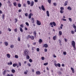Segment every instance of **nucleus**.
<instances>
[{
	"mask_svg": "<svg viewBox=\"0 0 76 76\" xmlns=\"http://www.w3.org/2000/svg\"><path fill=\"white\" fill-rule=\"evenodd\" d=\"M24 54L25 56H28L29 54V51L27 49H25L24 51Z\"/></svg>",
	"mask_w": 76,
	"mask_h": 76,
	"instance_id": "nucleus-1",
	"label": "nucleus"
},
{
	"mask_svg": "<svg viewBox=\"0 0 76 76\" xmlns=\"http://www.w3.org/2000/svg\"><path fill=\"white\" fill-rule=\"evenodd\" d=\"M28 37L29 38H31V39L32 40H34V39L35 38V37H34V36L32 35L31 36L29 35H28Z\"/></svg>",
	"mask_w": 76,
	"mask_h": 76,
	"instance_id": "nucleus-2",
	"label": "nucleus"
},
{
	"mask_svg": "<svg viewBox=\"0 0 76 76\" xmlns=\"http://www.w3.org/2000/svg\"><path fill=\"white\" fill-rule=\"evenodd\" d=\"M71 44L72 45V47L75 48V42L74 41H72Z\"/></svg>",
	"mask_w": 76,
	"mask_h": 76,
	"instance_id": "nucleus-3",
	"label": "nucleus"
},
{
	"mask_svg": "<svg viewBox=\"0 0 76 76\" xmlns=\"http://www.w3.org/2000/svg\"><path fill=\"white\" fill-rule=\"evenodd\" d=\"M37 25L39 26L41 25V22H40V21L38 20H37Z\"/></svg>",
	"mask_w": 76,
	"mask_h": 76,
	"instance_id": "nucleus-4",
	"label": "nucleus"
},
{
	"mask_svg": "<svg viewBox=\"0 0 76 76\" xmlns=\"http://www.w3.org/2000/svg\"><path fill=\"white\" fill-rule=\"evenodd\" d=\"M31 16H33V14L32 13H30L29 15H28L29 19H31Z\"/></svg>",
	"mask_w": 76,
	"mask_h": 76,
	"instance_id": "nucleus-5",
	"label": "nucleus"
},
{
	"mask_svg": "<svg viewBox=\"0 0 76 76\" xmlns=\"http://www.w3.org/2000/svg\"><path fill=\"white\" fill-rule=\"evenodd\" d=\"M41 8L42 10H43V11H45V8H44L43 5H42L41 7Z\"/></svg>",
	"mask_w": 76,
	"mask_h": 76,
	"instance_id": "nucleus-6",
	"label": "nucleus"
},
{
	"mask_svg": "<svg viewBox=\"0 0 76 76\" xmlns=\"http://www.w3.org/2000/svg\"><path fill=\"white\" fill-rule=\"evenodd\" d=\"M36 74L37 75H39L41 74V72L39 71H37L36 72Z\"/></svg>",
	"mask_w": 76,
	"mask_h": 76,
	"instance_id": "nucleus-7",
	"label": "nucleus"
},
{
	"mask_svg": "<svg viewBox=\"0 0 76 76\" xmlns=\"http://www.w3.org/2000/svg\"><path fill=\"white\" fill-rule=\"evenodd\" d=\"M43 47H45V48H48V45L47 44H45L44 45V46H43Z\"/></svg>",
	"mask_w": 76,
	"mask_h": 76,
	"instance_id": "nucleus-8",
	"label": "nucleus"
},
{
	"mask_svg": "<svg viewBox=\"0 0 76 76\" xmlns=\"http://www.w3.org/2000/svg\"><path fill=\"white\" fill-rule=\"evenodd\" d=\"M57 39V36H55L53 37V39L55 41V40H56Z\"/></svg>",
	"mask_w": 76,
	"mask_h": 76,
	"instance_id": "nucleus-9",
	"label": "nucleus"
},
{
	"mask_svg": "<svg viewBox=\"0 0 76 76\" xmlns=\"http://www.w3.org/2000/svg\"><path fill=\"white\" fill-rule=\"evenodd\" d=\"M34 36L35 37H37V32L36 31H34Z\"/></svg>",
	"mask_w": 76,
	"mask_h": 76,
	"instance_id": "nucleus-10",
	"label": "nucleus"
},
{
	"mask_svg": "<svg viewBox=\"0 0 76 76\" xmlns=\"http://www.w3.org/2000/svg\"><path fill=\"white\" fill-rule=\"evenodd\" d=\"M17 66H18V64H14L12 65V66L15 67Z\"/></svg>",
	"mask_w": 76,
	"mask_h": 76,
	"instance_id": "nucleus-11",
	"label": "nucleus"
},
{
	"mask_svg": "<svg viewBox=\"0 0 76 76\" xmlns=\"http://www.w3.org/2000/svg\"><path fill=\"white\" fill-rule=\"evenodd\" d=\"M6 73V70H5L4 71L2 72V74L3 75H5Z\"/></svg>",
	"mask_w": 76,
	"mask_h": 76,
	"instance_id": "nucleus-12",
	"label": "nucleus"
},
{
	"mask_svg": "<svg viewBox=\"0 0 76 76\" xmlns=\"http://www.w3.org/2000/svg\"><path fill=\"white\" fill-rule=\"evenodd\" d=\"M34 1H32L31 4L30 6H33V5H34Z\"/></svg>",
	"mask_w": 76,
	"mask_h": 76,
	"instance_id": "nucleus-13",
	"label": "nucleus"
},
{
	"mask_svg": "<svg viewBox=\"0 0 76 76\" xmlns=\"http://www.w3.org/2000/svg\"><path fill=\"white\" fill-rule=\"evenodd\" d=\"M46 13L47 14V15L48 16V17H49V16H50V14L49 13V12H48V11H46Z\"/></svg>",
	"mask_w": 76,
	"mask_h": 76,
	"instance_id": "nucleus-14",
	"label": "nucleus"
},
{
	"mask_svg": "<svg viewBox=\"0 0 76 76\" xmlns=\"http://www.w3.org/2000/svg\"><path fill=\"white\" fill-rule=\"evenodd\" d=\"M71 70H72V72L73 73H74L75 72V70H74V69L72 67H71Z\"/></svg>",
	"mask_w": 76,
	"mask_h": 76,
	"instance_id": "nucleus-15",
	"label": "nucleus"
},
{
	"mask_svg": "<svg viewBox=\"0 0 76 76\" xmlns=\"http://www.w3.org/2000/svg\"><path fill=\"white\" fill-rule=\"evenodd\" d=\"M7 56L8 58H10V55L9 54H7Z\"/></svg>",
	"mask_w": 76,
	"mask_h": 76,
	"instance_id": "nucleus-16",
	"label": "nucleus"
},
{
	"mask_svg": "<svg viewBox=\"0 0 76 76\" xmlns=\"http://www.w3.org/2000/svg\"><path fill=\"white\" fill-rule=\"evenodd\" d=\"M67 9H68V10H72V8L70 7L69 6L68 7Z\"/></svg>",
	"mask_w": 76,
	"mask_h": 76,
	"instance_id": "nucleus-17",
	"label": "nucleus"
},
{
	"mask_svg": "<svg viewBox=\"0 0 76 76\" xmlns=\"http://www.w3.org/2000/svg\"><path fill=\"white\" fill-rule=\"evenodd\" d=\"M68 3V1H65V3L64 4V6H67V5Z\"/></svg>",
	"mask_w": 76,
	"mask_h": 76,
	"instance_id": "nucleus-18",
	"label": "nucleus"
},
{
	"mask_svg": "<svg viewBox=\"0 0 76 76\" xmlns=\"http://www.w3.org/2000/svg\"><path fill=\"white\" fill-rule=\"evenodd\" d=\"M26 58L27 60H28V59H29V58H30V57H29V55H26Z\"/></svg>",
	"mask_w": 76,
	"mask_h": 76,
	"instance_id": "nucleus-19",
	"label": "nucleus"
},
{
	"mask_svg": "<svg viewBox=\"0 0 76 76\" xmlns=\"http://www.w3.org/2000/svg\"><path fill=\"white\" fill-rule=\"evenodd\" d=\"M39 43L41 44V43L42 42V40L41 39H39Z\"/></svg>",
	"mask_w": 76,
	"mask_h": 76,
	"instance_id": "nucleus-20",
	"label": "nucleus"
},
{
	"mask_svg": "<svg viewBox=\"0 0 76 76\" xmlns=\"http://www.w3.org/2000/svg\"><path fill=\"white\" fill-rule=\"evenodd\" d=\"M50 25L51 26V27H53V22H51L50 23Z\"/></svg>",
	"mask_w": 76,
	"mask_h": 76,
	"instance_id": "nucleus-21",
	"label": "nucleus"
},
{
	"mask_svg": "<svg viewBox=\"0 0 76 76\" xmlns=\"http://www.w3.org/2000/svg\"><path fill=\"white\" fill-rule=\"evenodd\" d=\"M8 65H12V62L11 61H10V63L9 62L8 63Z\"/></svg>",
	"mask_w": 76,
	"mask_h": 76,
	"instance_id": "nucleus-22",
	"label": "nucleus"
},
{
	"mask_svg": "<svg viewBox=\"0 0 76 76\" xmlns=\"http://www.w3.org/2000/svg\"><path fill=\"white\" fill-rule=\"evenodd\" d=\"M13 5L14 6H17V3L16 2H14Z\"/></svg>",
	"mask_w": 76,
	"mask_h": 76,
	"instance_id": "nucleus-23",
	"label": "nucleus"
},
{
	"mask_svg": "<svg viewBox=\"0 0 76 76\" xmlns=\"http://www.w3.org/2000/svg\"><path fill=\"white\" fill-rule=\"evenodd\" d=\"M18 7H21V4H20V3H18Z\"/></svg>",
	"mask_w": 76,
	"mask_h": 76,
	"instance_id": "nucleus-24",
	"label": "nucleus"
},
{
	"mask_svg": "<svg viewBox=\"0 0 76 76\" xmlns=\"http://www.w3.org/2000/svg\"><path fill=\"white\" fill-rule=\"evenodd\" d=\"M31 20L32 21V23H34V18H32Z\"/></svg>",
	"mask_w": 76,
	"mask_h": 76,
	"instance_id": "nucleus-25",
	"label": "nucleus"
},
{
	"mask_svg": "<svg viewBox=\"0 0 76 76\" xmlns=\"http://www.w3.org/2000/svg\"><path fill=\"white\" fill-rule=\"evenodd\" d=\"M57 66L59 67H61V65L60 63H58L57 64Z\"/></svg>",
	"mask_w": 76,
	"mask_h": 76,
	"instance_id": "nucleus-26",
	"label": "nucleus"
},
{
	"mask_svg": "<svg viewBox=\"0 0 76 76\" xmlns=\"http://www.w3.org/2000/svg\"><path fill=\"white\" fill-rule=\"evenodd\" d=\"M27 3L29 5L31 4V3L30 2V1H27Z\"/></svg>",
	"mask_w": 76,
	"mask_h": 76,
	"instance_id": "nucleus-27",
	"label": "nucleus"
},
{
	"mask_svg": "<svg viewBox=\"0 0 76 76\" xmlns=\"http://www.w3.org/2000/svg\"><path fill=\"white\" fill-rule=\"evenodd\" d=\"M53 25L54 26H56V23L54 22H53Z\"/></svg>",
	"mask_w": 76,
	"mask_h": 76,
	"instance_id": "nucleus-28",
	"label": "nucleus"
},
{
	"mask_svg": "<svg viewBox=\"0 0 76 76\" xmlns=\"http://www.w3.org/2000/svg\"><path fill=\"white\" fill-rule=\"evenodd\" d=\"M11 72L12 73H14L15 72V70L14 69H12L11 70Z\"/></svg>",
	"mask_w": 76,
	"mask_h": 76,
	"instance_id": "nucleus-29",
	"label": "nucleus"
},
{
	"mask_svg": "<svg viewBox=\"0 0 76 76\" xmlns=\"http://www.w3.org/2000/svg\"><path fill=\"white\" fill-rule=\"evenodd\" d=\"M4 44L6 46H7V45H8V43L7 42H4Z\"/></svg>",
	"mask_w": 76,
	"mask_h": 76,
	"instance_id": "nucleus-30",
	"label": "nucleus"
},
{
	"mask_svg": "<svg viewBox=\"0 0 76 76\" xmlns=\"http://www.w3.org/2000/svg\"><path fill=\"white\" fill-rule=\"evenodd\" d=\"M58 75H61V71H59L58 72Z\"/></svg>",
	"mask_w": 76,
	"mask_h": 76,
	"instance_id": "nucleus-31",
	"label": "nucleus"
},
{
	"mask_svg": "<svg viewBox=\"0 0 76 76\" xmlns=\"http://www.w3.org/2000/svg\"><path fill=\"white\" fill-rule=\"evenodd\" d=\"M73 26L74 29H76V26H75V24H73Z\"/></svg>",
	"mask_w": 76,
	"mask_h": 76,
	"instance_id": "nucleus-32",
	"label": "nucleus"
},
{
	"mask_svg": "<svg viewBox=\"0 0 76 76\" xmlns=\"http://www.w3.org/2000/svg\"><path fill=\"white\" fill-rule=\"evenodd\" d=\"M59 33L60 35H62V32H61V31H60Z\"/></svg>",
	"mask_w": 76,
	"mask_h": 76,
	"instance_id": "nucleus-33",
	"label": "nucleus"
},
{
	"mask_svg": "<svg viewBox=\"0 0 76 76\" xmlns=\"http://www.w3.org/2000/svg\"><path fill=\"white\" fill-rule=\"evenodd\" d=\"M18 57L19 56H18L16 55H15V58H18Z\"/></svg>",
	"mask_w": 76,
	"mask_h": 76,
	"instance_id": "nucleus-34",
	"label": "nucleus"
},
{
	"mask_svg": "<svg viewBox=\"0 0 76 76\" xmlns=\"http://www.w3.org/2000/svg\"><path fill=\"white\" fill-rule=\"evenodd\" d=\"M10 47L11 48H13L14 47V45H11L10 46Z\"/></svg>",
	"mask_w": 76,
	"mask_h": 76,
	"instance_id": "nucleus-35",
	"label": "nucleus"
},
{
	"mask_svg": "<svg viewBox=\"0 0 76 76\" xmlns=\"http://www.w3.org/2000/svg\"><path fill=\"white\" fill-rule=\"evenodd\" d=\"M48 1L49 3H51V0H48Z\"/></svg>",
	"mask_w": 76,
	"mask_h": 76,
	"instance_id": "nucleus-36",
	"label": "nucleus"
},
{
	"mask_svg": "<svg viewBox=\"0 0 76 76\" xmlns=\"http://www.w3.org/2000/svg\"><path fill=\"white\" fill-rule=\"evenodd\" d=\"M18 64H19V66H22L21 62H19Z\"/></svg>",
	"mask_w": 76,
	"mask_h": 76,
	"instance_id": "nucleus-37",
	"label": "nucleus"
},
{
	"mask_svg": "<svg viewBox=\"0 0 76 76\" xmlns=\"http://www.w3.org/2000/svg\"><path fill=\"white\" fill-rule=\"evenodd\" d=\"M60 12L61 13H64V11H63V10H61L60 11Z\"/></svg>",
	"mask_w": 76,
	"mask_h": 76,
	"instance_id": "nucleus-38",
	"label": "nucleus"
},
{
	"mask_svg": "<svg viewBox=\"0 0 76 76\" xmlns=\"http://www.w3.org/2000/svg\"><path fill=\"white\" fill-rule=\"evenodd\" d=\"M48 63L47 62L46 63H45L44 64V66H47V65H48Z\"/></svg>",
	"mask_w": 76,
	"mask_h": 76,
	"instance_id": "nucleus-39",
	"label": "nucleus"
},
{
	"mask_svg": "<svg viewBox=\"0 0 76 76\" xmlns=\"http://www.w3.org/2000/svg\"><path fill=\"white\" fill-rule=\"evenodd\" d=\"M26 25H27V26H29V23H28L26 22Z\"/></svg>",
	"mask_w": 76,
	"mask_h": 76,
	"instance_id": "nucleus-40",
	"label": "nucleus"
},
{
	"mask_svg": "<svg viewBox=\"0 0 76 76\" xmlns=\"http://www.w3.org/2000/svg\"><path fill=\"white\" fill-rule=\"evenodd\" d=\"M29 61L30 63H32V60L31 59H29Z\"/></svg>",
	"mask_w": 76,
	"mask_h": 76,
	"instance_id": "nucleus-41",
	"label": "nucleus"
},
{
	"mask_svg": "<svg viewBox=\"0 0 76 76\" xmlns=\"http://www.w3.org/2000/svg\"><path fill=\"white\" fill-rule=\"evenodd\" d=\"M60 9L61 10H64V8L63 7H61L60 8Z\"/></svg>",
	"mask_w": 76,
	"mask_h": 76,
	"instance_id": "nucleus-42",
	"label": "nucleus"
},
{
	"mask_svg": "<svg viewBox=\"0 0 76 76\" xmlns=\"http://www.w3.org/2000/svg\"><path fill=\"white\" fill-rule=\"evenodd\" d=\"M18 41H20V37H18Z\"/></svg>",
	"mask_w": 76,
	"mask_h": 76,
	"instance_id": "nucleus-43",
	"label": "nucleus"
},
{
	"mask_svg": "<svg viewBox=\"0 0 76 76\" xmlns=\"http://www.w3.org/2000/svg\"><path fill=\"white\" fill-rule=\"evenodd\" d=\"M69 20H70V22H72V18H69Z\"/></svg>",
	"mask_w": 76,
	"mask_h": 76,
	"instance_id": "nucleus-44",
	"label": "nucleus"
},
{
	"mask_svg": "<svg viewBox=\"0 0 76 76\" xmlns=\"http://www.w3.org/2000/svg\"><path fill=\"white\" fill-rule=\"evenodd\" d=\"M15 20V23H16V22H17V21H18V19L16 18Z\"/></svg>",
	"mask_w": 76,
	"mask_h": 76,
	"instance_id": "nucleus-45",
	"label": "nucleus"
},
{
	"mask_svg": "<svg viewBox=\"0 0 76 76\" xmlns=\"http://www.w3.org/2000/svg\"><path fill=\"white\" fill-rule=\"evenodd\" d=\"M27 65H28V66H29V67H31V64L28 63L27 64Z\"/></svg>",
	"mask_w": 76,
	"mask_h": 76,
	"instance_id": "nucleus-46",
	"label": "nucleus"
},
{
	"mask_svg": "<svg viewBox=\"0 0 76 76\" xmlns=\"http://www.w3.org/2000/svg\"><path fill=\"white\" fill-rule=\"evenodd\" d=\"M53 5L54 6H57V3H53Z\"/></svg>",
	"mask_w": 76,
	"mask_h": 76,
	"instance_id": "nucleus-47",
	"label": "nucleus"
},
{
	"mask_svg": "<svg viewBox=\"0 0 76 76\" xmlns=\"http://www.w3.org/2000/svg\"><path fill=\"white\" fill-rule=\"evenodd\" d=\"M44 59H45V58L44 57H42V60H44Z\"/></svg>",
	"mask_w": 76,
	"mask_h": 76,
	"instance_id": "nucleus-48",
	"label": "nucleus"
},
{
	"mask_svg": "<svg viewBox=\"0 0 76 76\" xmlns=\"http://www.w3.org/2000/svg\"><path fill=\"white\" fill-rule=\"evenodd\" d=\"M4 16H5V15L3 14L2 15V19H4Z\"/></svg>",
	"mask_w": 76,
	"mask_h": 76,
	"instance_id": "nucleus-49",
	"label": "nucleus"
},
{
	"mask_svg": "<svg viewBox=\"0 0 76 76\" xmlns=\"http://www.w3.org/2000/svg\"><path fill=\"white\" fill-rule=\"evenodd\" d=\"M37 51H38V52L39 51V48H37Z\"/></svg>",
	"mask_w": 76,
	"mask_h": 76,
	"instance_id": "nucleus-50",
	"label": "nucleus"
},
{
	"mask_svg": "<svg viewBox=\"0 0 76 76\" xmlns=\"http://www.w3.org/2000/svg\"><path fill=\"white\" fill-rule=\"evenodd\" d=\"M45 52H47V48H45L44 49Z\"/></svg>",
	"mask_w": 76,
	"mask_h": 76,
	"instance_id": "nucleus-51",
	"label": "nucleus"
},
{
	"mask_svg": "<svg viewBox=\"0 0 76 76\" xmlns=\"http://www.w3.org/2000/svg\"><path fill=\"white\" fill-rule=\"evenodd\" d=\"M23 6H24V7H26V4H23Z\"/></svg>",
	"mask_w": 76,
	"mask_h": 76,
	"instance_id": "nucleus-52",
	"label": "nucleus"
},
{
	"mask_svg": "<svg viewBox=\"0 0 76 76\" xmlns=\"http://www.w3.org/2000/svg\"><path fill=\"white\" fill-rule=\"evenodd\" d=\"M63 54H64V55H66V52H64Z\"/></svg>",
	"mask_w": 76,
	"mask_h": 76,
	"instance_id": "nucleus-53",
	"label": "nucleus"
},
{
	"mask_svg": "<svg viewBox=\"0 0 76 76\" xmlns=\"http://www.w3.org/2000/svg\"><path fill=\"white\" fill-rule=\"evenodd\" d=\"M35 47H32V50H33V51H34V49H35Z\"/></svg>",
	"mask_w": 76,
	"mask_h": 76,
	"instance_id": "nucleus-54",
	"label": "nucleus"
},
{
	"mask_svg": "<svg viewBox=\"0 0 76 76\" xmlns=\"http://www.w3.org/2000/svg\"><path fill=\"white\" fill-rule=\"evenodd\" d=\"M28 13H26L25 14V16H28Z\"/></svg>",
	"mask_w": 76,
	"mask_h": 76,
	"instance_id": "nucleus-55",
	"label": "nucleus"
},
{
	"mask_svg": "<svg viewBox=\"0 0 76 76\" xmlns=\"http://www.w3.org/2000/svg\"><path fill=\"white\" fill-rule=\"evenodd\" d=\"M20 26L21 27V28H23V24H21L20 25Z\"/></svg>",
	"mask_w": 76,
	"mask_h": 76,
	"instance_id": "nucleus-56",
	"label": "nucleus"
},
{
	"mask_svg": "<svg viewBox=\"0 0 76 76\" xmlns=\"http://www.w3.org/2000/svg\"><path fill=\"white\" fill-rule=\"evenodd\" d=\"M36 44H37V43H36V42H35L33 43V45H36Z\"/></svg>",
	"mask_w": 76,
	"mask_h": 76,
	"instance_id": "nucleus-57",
	"label": "nucleus"
},
{
	"mask_svg": "<svg viewBox=\"0 0 76 76\" xmlns=\"http://www.w3.org/2000/svg\"><path fill=\"white\" fill-rule=\"evenodd\" d=\"M64 40L65 41V42H67V40L66 39V38H64Z\"/></svg>",
	"mask_w": 76,
	"mask_h": 76,
	"instance_id": "nucleus-58",
	"label": "nucleus"
},
{
	"mask_svg": "<svg viewBox=\"0 0 76 76\" xmlns=\"http://www.w3.org/2000/svg\"><path fill=\"white\" fill-rule=\"evenodd\" d=\"M54 65L55 66H56V67H57V64H56L55 63Z\"/></svg>",
	"mask_w": 76,
	"mask_h": 76,
	"instance_id": "nucleus-59",
	"label": "nucleus"
},
{
	"mask_svg": "<svg viewBox=\"0 0 76 76\" xmlns=\"http://www.w3.org/2000/svg\"><path fill=\"white\" fill-rule=\"evenodd\" d=\"M20 31H21V32H23V30L22 29H20Z\"/></svg>",
	"mask_w": 76,
	"mask_h": 76,
	"instance_id": "nucleus-60",
	"label": "nucleus"
},
{
	"mask_svg": "<svg viewBox=\"0 0 76 76\" xmlns=\"http://www.w3.org/2000/svg\"><path fill=\"white\" fill-rule=\"evenodd\" d=\"M71 33L72 34H74V33H75V32H74V31H71Z\"/></svg>",
	"mask_w": 76,
	"mask_h": 76,
	"instance_id": "nucleus-61",
	"label": "nucleus"
},
{
	"mask_svg": "<svg viewBox=\"0 0 76 76\" xmlns=\"http://www.w3.org/2000/svg\"><path fill=\"white\" fill-rule=\"evenodd\" d=\"M61 66L62 67H64V64H62Z\"/></svg>",
	"mask_w": 76,
	"mask_h": 76,
	"instance_id": "nucleus-62",
	"label": "nucleus"
},
{
	"mask_svg": "<svg viewBox=\"0 0 76 76\" xmlns=\"http://www.w3.org/2000/svg\"><path fill=\"white\" fill-rule=\"evenodd\" d=\"M18 12H22V10L20 9L19 10Z\"/></svg>",
	"mask_w": 76,
	"mask_h": 76,
	"instance_id": "nucleus-63",
	"label": "nucleus"
},
{
	"mask_svg": "<svg viewBox=\"0 0 76 76\" xmlns=\"http://www.w3.org/2000/svg\"><path fill=\"white\" fill-rule=\"evenodd\" d=\"M24 74L25 75H26L27 74V72H24Z\"/></svg>",
	"mask_w": 76,
	"mask_h": 76,
	"instance_id": "nucleus-64",
	"label": "nucleus"
}]
</instances>
